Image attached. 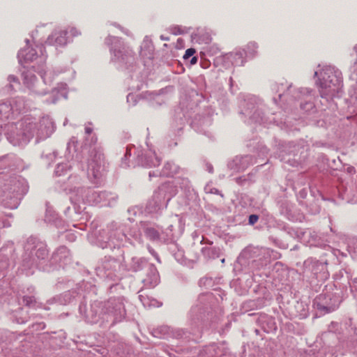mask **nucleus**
Instances as JSON below:
<instances>
[{"label": "nucleus", "mask_w": 357, "mask_h": 357, "mask_svg": "<svg viewBox=\"0 0 357 357\" xmlns=\"http://www.w3.org/2000/svg\"><path fill=\"white\" fill-rule=\"evenodd\" d=\"M329 80H324L321 83V87L325 89V91H321V96H334L339 92L342 87V81L335 75L332 74L328 76Z\"/></svg>", "instance_id": "nucleus-1"}, {"label": "nucleus", "mask_w": 357, "mask_h": 357, "mask_svg": "<svg viewBox=\"0 0 357 357\" xmlns=\"http://www.w3.org/2000/svg\"><path fill=\"white\" fill-rule=\"evenodd\" d=\"M66 34L67 32L64 30L55 31L48 38L46 43L50 45H63L67 43Z\"/></svg>", "instance_id": "nucleus-2"}, {"label": "nucleus", "mask_w": 357, "mask_h": 357, "mask_svg": "<svg viewBox=\"0 0 357 357\" xmlns=\"http://www.w3.org/2000/svg\"><path fill=\"white\" fill-rule=\"evenodd\" d=\"M145 234L146 236L151 241L159 240L160 236L159 231L153 227L146 228Z\"/></svg>", "instance_id": "nucleus-3"}, {"label": "nucleus", "mask_w": 357, "mask_h": 357, "mask_svg": "<svg viewBox=\"0 0 357 357\" xmlns=\"http://www.w3.org/2000/svg\"><path fill=\"white\" fill-rule=\"evenodd\" d=\"M195 53V50L193 48H189L185 51V53L183 56L185 59H187L192 56Z\"/></svg>", "instance_id": "nucleus-4"}, {"label": "nucleus", "mask_w": 357, "mask_h": 357, "mask_svg": "<svg viewBox=\"0 0 357 357\" xmlns=\"http://www.w3.org/2000/svg\"><path fill=\"white\" fill-rule=\"evenodd\" d=\"M23 301L26 303V305H30L34 301L33 297L31 296H24L23 298Z\"/></svg>", "instance_id": "nucleus-5"}, {"label": "nucleus", "mask_w": 357, "mask_h": 357, "mask_svg": "<svg viewBox=\"0 0 357 357\" xmlns=\"http://www.w3.org/2000/svg\"><path fill=\"white\" fill-rule=\"evenodd\" d=\"M259 218L257 215H251L249 217V222L252 225L257 222Z\"/></svg>", "instance_id": "nucleus-6"}, {"label": "nucleus", "mask_w": 357, "mask_h": 357, "mask_svg": "<svg viewBox=\"0 0 357 357\" xmlns=\"http://www.w3.org/2000/svg\"><path fill=\"white\" fill-rule=\"evenodd\" d=\"M8 80L10 82H17V79L15 77L13 76V75H10L8 77Z\"/></svg>", "instance_id": "nucleus-7"}, {"label": "nucleus", "mask_w": 357, "mask_h": 357, "mask_svg": "<svg viewBox=\"0 0 357 357\" xmlns=\"http://www.w3.org/2000/svg\"><path fill=\"white\" fill-rule=\"evenodd\" d=\"M34 56H35V54L34 53H32L31 54V56H28L27 55L25 56V59L26 60H33L34 58Z\"/></svg>", "instance_id": "nucleus-8"}, {"label": "nucleus", "mask_w": 357, "mask_h": 357, "mask_svg": "<svg viewBox=\"0 0 357 357\" xmlns=\"http://www.w3.org/2000/svg\"><path fill=\"white\" fill-rule=\"evenodd\" d=\"M197 62V58L196 56H193L190 61L191 64H195Z\"/></svg>", "instance_id": "nucleus-9"}, {"label": "nucleus", "mask_w": 357, "mask_h": 357, "mask_svg": "<svg viewBox=\"0 0 357 357\" xmlns=\"http://www.w3.org/2000/svg\"><path fill=\"white\" fill-rule=\"evenodd\" d=\"M70 31H71V33H72V34H73V36H76V34H77V30H76L75 29L72 28V29H71V30H70Z\"/></svg>", "instance_id": "nucleus-10"}, {"label": "nucleus", "mask_w": 357, "mask_h": 357, "mask_svg": "<svg viewBox=\"0 0 357 357\" xmlns=\"http://www.w3.org/2000/svg\"><path fill=\"white\" fill-rule=\"evenodd\" d=\"M86 132L87 133H89H89H91V128H86Z\"/></svg>", "instance_id": "nucleus-11"}]
</instances>
